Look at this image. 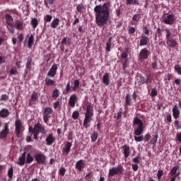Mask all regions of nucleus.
Here are the masks:
<instances>
[{
    "mask_svg": "<svg viewBox=\"0 0 181 181\" xmlns=\"http://www.w3.org/2000/svg\"><path fill=\"white\" fill-rule=\"evenodd\" d=\"M111 40H112V38L110 37L106 44V52H110V50H111Z\"/></svg>",
    "mask_w": 181,
    "mask_h": 181,
    "instance_id": "obj_33",
    "label": "nucleus"
},
{
    "mask_svg": "<svg viewBox=\"0 0 181 181\" xmlns=\"http://www.w3.org/2000/svg\"><path fill=\"white\" fill-rule=\"evenodd\" d=\"M126 104L127 105H131V95L129 94L126 95Z\"/></svg>",
    "mask_w": 181,
    "mask_h": 181,
    "instance_id": "obj_41",
    "label": "nucleus"
},
{
    "mask_svg": "<svg viewBox=\"0 0 181 181\" xmlns=\"http://www.w3.org/2000/svg\"><path fill=\"white\" fill-rule=\"evenodd\" d=\"M59 173L62 175V176H64V173H66V168H61L59 170Z\"/></svg>",
    "mask_w": 181,
    "mask_h": 181,
    "instance_id": "obj_55",
    "label": "nucleus"
},
{
    "mask_svg": "<svg viewBox=\"0 0 181 181\" xmlns=\"http://www.w3.org/2000/svg\"><path fill=\"white\" fill-rule=\"evenodd\" d=\"M26 69H28V70H30V69H32V57H28Z\"/></svg>",
    "mask_w": 181,
    "mask_h": 181,
    "instance_id": "obj_26",
    "label": "nucleus"
},
{
    "mask_svg": "<svg viewBox=\"0 0 181 181\" xmlns=\"http://www.w3.org/2000/svg\"><path fill=\"white\" fill-rule=\"evenodd\" d=\"M173 22H175V15L169 14L164 19V23L165 25H173Z\"/></svg>",
    "mask_w": 181,
    "mask_h": 181,
    "instance_id": "obj_10",
    "label": "nucleus"
},
{
    "mask_svg": "<svg viewBox=\"0 0 181 181\" xmlns=\"http://www.w3.org/2000/svg\"><path fill=\"white\" fill-rule=\"evenodd\" d=\"M31 25L35 29L37 27V25H39V22L37 21V18H33L31 20Z\"/></svg>",
    "mask_w": 181,
    "mask_h": 181,
    "instance_id": "obj_27",
    "label": "nucleus"
},
{
    "mask_svg": "<svg viewBox=\"0 0 181 181\" xmlns=\"http://www.w3.org/2000/svg\"><path fill=\"white\" fill-rule=\"evenodd\" d=\"M8 98H9V97L6 94L2 95L1 96V101H6Z\"/></svg>",
    "mask_w": 181,
    "mask_h": 181,
    "instance_id": "obj_52",
    "label": "nucleus"
},
{
    "mask_svg": "<svg viewBox=\"0 0 181 181\" xmlns=\"http://www.w3.org/2000/svg\"><path fill=\"white\" fill-rule=\"evenodd\" d=\"M35 159L38 165H43L46 162V156L38 153L35 156Z\"/></svg>",
    "mask_w": 181,
    "mask_h": 181,
    "instance_id": "obj_6",
    "label": "nucleus"
},
{
    "mask_svg": "<svg viewBox=\"0 0 181 181\" xmlns=\"http://www.w3.org/2000/svg\"><path fill=\"white\" fill-rule=\"evenodd\" d=\"M103 83H104L105 86H108L110 84V75L107 73L104 74L103 77Z\"/></svg>",
    "mask_w": 181,
    "mask_h": 181,
    "instance_id": "obj_18",
    "label": "nucleus"
},
{
    "mask_svg": "<svg viewBox=\"0 0 181 181\" xmlns=\"http://www.w3.org/2000/svg\"><path fill=\"white\" fill-rule=\"evenodd\" d=\"M139 58L143 60L148 59V49H141L139 54Z\"/></svg>",
    "mask_w": 181,
    "mask_h": 181,
    "instance_id": "obj_12",
    "label": "nucleus"
},
{
    "mask_svg": "<svg viewBox=\"0 0 181 181\" xmlns=\"http://www.w3.org/2000/svg\"><path fill=\"white\" fill-rule=\"evenodd\" d=\"M151 97H156L158 95V90L156 89L151 90Z\"/></svg>",
    "mask_w": 181,
    "mask_h": 181,
    "instance_id": "obj_50",
    "label": "nucleus"
},
{
    "mask_svg": "<svg viewBox=\"0 0 181 181\" xmlns=\"http://www.w3.org/2000/svg\"><path fill=\"white\" fill-rule=\"evenodd\" d=\"M83 160H80L76 163V168L78 169V170H81V168H83Z\"/></svg>",
    "mask_w": 181,
    "mask_h": 181,
    "instance_id": "obj_30",
    "label": "nucleus"
},
{
    "mask_svg": "<svg viewBox=\"0 0 181 181\" xmlns=\"http://www.w3.org/2000/svg\"><path fill=\"white\" fill-rule=\"evenodd\" d=\"M16 28L18 29V30H22V28H23V23L21 21H16Z\"/></svg>",
    "mask_w": 181,
    "mask_h": 181,
    "instance_id": "obj_24",
    "label": "nucleus"
},
{
    "mask_svg": "<svg viewBox=\"0 0 181 181\" xmlns=\"http://www.w3.org/2000/svg\"><path fill=\"white\" fill-rule=\"evenodd\" d=\"M129 33H131V34L135 33V28H134V27L130 28L129 29Z\"/></svg>",
    "mask_w": 181,
    "mask_h": 181,
    "instance_id": "obj_60",
    "label": "nucleus"
},
{
    "mask_svg": "<svg viewBox=\"0 0 181 181\" xmlns=\"http://www.w3.org/2000/svg\"><path fill=\"white\" fill-rule=\"evenodd\" d=\"M45 81V84L47 86H53L54 84V81H53L50 78H47Z\"/></svg>",
    "mask_w": 181,
    "mask_h": 181,
    "instance_id": "obj_34",
    "label": "nucleus"
},
{
    "mask_svg": "<svg viewBox=\"0 0 181 181\" xmlns=\"http://www.w3.org/2000/svg\"><path fill=\"white\" fill-rule=\"evenodd\" d=\"M98 138V134L96 132H94L91 136L92 142H95Z\"/></svg>",
    "mask_w": 181,
    "mask_h": 181,
    "instance_id": "obj_38",
    "label": "nucleus"
},
{
    "mask_svg": "<svg viewBox=\"0 0 181 181\" xmlns=\"http://www.w3.org/2000/svg\"><path fill=\"white\" fill-rule=\"evenodd\" d=\"M6 20L7 21V23L8 22V23H10L9 22H12V21H13V18L12 17V16L6 14Z\"/></svg>",
    "mask_w": 181,
    "mask_h": 181,
    "instance_id": "obj_45",
    "label": "nucleus"
},
{
    "mask_svg": "<svg viewBox=\"0 0 181 181\" xmlns=\"http://www.w3.org/2000/svg\"><path fill=\"white\" fill-rule=\"evenodd\" d=\"M34 39H35V36H33V35H31L28 38V47H29V49H32V46L34 42Z\"/></svg>",
    "mask_w": 181,
    "mask_h": 181,
    "instance_id": "obj_22",
    "label": "nucleus"
},
{
    "mask_svg": "<svg viewBox=\"0 0 181 181\" xmlns=\"http://www.w3.org/2000/svg\"><path fill=\"white\" fill-rule=\"evenodd\" d=\"M158 134H156L153 136V138L150 141V144L151 145H156V142H158Z\"/></svg>",
    "mask_w": 181,
    "mask_h": 181,
    "instance_id": "obj_31",
    "label": "nucleus"
},
{
    "mask_svg": "<svg viewBox=\"0 0 181 181\" xmlns=\"http://www.w3.org/2000/svg\"><path fill=\"white\" fill-rule=\"evenodd\" d=\"M25 162H26V152H24L21 157L18 158V161L17 162L18 165L20 166H23L25 165Z\"/></svg>",
    "mask_w": 181,
    "mask_h": 181,
    "instance_id": "obj_13",
    "label": "nucleus"
},
{
    "mask_svg": "<svg viewBox=\"0 0 181 181\" xmlns=\"http://www.w3.org/2000/svg\"><path fill=\"white\" fill-rule=\"evenodd\" d=\"M56 141V139L53 136V134H50L46 139V142L47 145H52L53 142Z\"/></svg>",
    "mask_w": 181,
    "mask_h": 181,
    "instance_id": "obj_17",
    "label": "nucleus"
},
{
    "mask_svg": "<svg viewBox=\"0 0 181 181\" xmlns=\"http://www.w3.org/2000/svg\"><path fill=\"white\" fill-rule=\"evenodd\" d=\"M8 176L10 179H12V177L13 176V168H9V170L8 171Z\"/></svg>",
    "mask_w": 181,
    "mask_h": 181,
    "instance_id": "obj_42",
    "label": "nucleus"
},
{
    "mask_svg": "<svg viewBox=\"0 0 181 181\" xmlns=\"http://www.w3.org/2000/svg\"><path fill=\"white\" fill-rule=\"evenodd\" d=\"M59 23H60V20L59 18L54 19V21L51 23V28L56 29L57 26H59Z\"/></svg>",
    "mask_w": 181,
    "mask_h": 181,
    "instance_id": "obj_20",
    "label": "nucleus"
},
{
    "mask_svg": "<svg viewBox=\"0 0 181 181\" xmlns=\"http://www.w3.org/2000/svg\"><path fill=\"white\" fill-rule=\"evenodd\" d=\"M33 132H35L36 134H45V127L40 124V123H37L34 126L33 129Z\"/></svg>",
    "mask_w": 181,
    "mask_h": 181,
    "instance_id": "obj_7",
    "label": "nucleus"
},
{
    "mask_svg": "<svg viewBox=\"0 0 181 181\" xmlns=\"http://www.w3.org/2000/svg\"><path fill=\"white\" fill-rule=\"evenodd\" d=\"M132 169H133V170L134 171V172H136V170H138V169H139V166H138V165H136V164H132Z\"/></svg>",
    "mask_w": 181,
    "mask_h": 181,
    "instance_id": "obj_56",
    "label": "nucleus"
},
{
    "mask_svg": "<svg viewBox=\"0 0 181 181\" xmlns=\"http://www.w3.org/2000/svg\"><path fill=\"white\" fill-rule=\"evenodd\" d=\"M139 83L141 84H145V83H146V79H145V78H144V76H140L139 77Z\"/></svg>",
    "mask_w": 181,
    "mask_h": 181,
    "instance_id": "obj_53",
    "label": "nucleus"
},
{
    "mask_svg": "<svg viewBox=\"0 0 181 181\" xmlns=\"http://www.w3.org/2000/svg\"><path fill=\"white\" fill-rule=\"evenodd\" d=\"M31 162H33V157L30 155V153H28L26 157V163H31Z\"/></svg>",
    "mask_w": 181,
    "mask_h": 181,
    "instance_id": "obj_29",
    "label": "nucleus"
},
{
    "mask_svg": "<svg viewBox=\"0 0 181 181\" xmlns=\"http://www.w3.org/2000/svg\"><path fill=\"white\" fill-rule=\"evenodd\" d=\"M76 101H77V95H76V94H73L69 98V105L72 107H74V105H76Z\"/></svg>",
    "mask_w": 181,
    "mask_h": 181,
    "instance_id": "obj_15",
    "label": "nucleus"
},
{
    "mask_svg": "<svg viewBox=\"0 0 181 181\" xmlns=\"http://www.w3.org/2000/svg\"><path fill=\"white\" fill-rule=\"evenodd\" d=\"M173 115L175 119H177V118H179V116L180 115V111L179 110V108L176 105H175L173 108Z\"/></svg>",
    "mask_w": 181,
    "mask_h": 181,
    "instance_id": "obj_14",
    "label": "nucleus"
},
{
    "mask_svg": "<svg viewBox=\"0 0 181 181\" xmlns=\"http://www.w3.org/2000/svg\"><path fill=\"white\" fill-rule=\"evenodd\" d=\"M151 139V134H148L144 136V140L148 142Z\"/></svg>",
    "mask_w": 181,
    "mask_h": 181,
    "instance_id": "obj_59",
    "label": "nucleus"
},
{
    "mask_svg": "<svg viewBox=\"0 0 181 181\" xmlns=\"http://www.w3.org/2000/svg\"><path fill=\"white\" fill-rule=\"evenodd\" d=\"M8 124H4V127L2 131L0 132V138L2 139L6 138L8 136V134H9V128Z\"/></svg>",
    "mask_w": 181,
    "mask_h": 181,
    "instance_id": "obj_8",
    "label": "nucleus"
},
{
    "mask_svg": "<svg viewBox=\"0 0 181 181\" xmlns=\"http://www.w3.org/2000/svg\"><path fill=\"white\" fill-rule=\"evenodd\" d=\"M127 67H128V59H126L123 64V69L125 70Z\"/></svg>",
    "mask_w": 181,
    "mask_h": 181,
    "instance_id": "obj_57",
    "label": "nucleus"
},
{
    "mask_svg": "<svg viewBox=\"0 0 181 181\" xmlns=\"http://www.w3.org/2000/svg\"><path fill=\"white\" fill-rule=\"evenodd\" d=\"M140 18L141 16H139V14H135L132 18V21H139Z\"/></svg>",
    "mask_w": 181,
    "mask_h": 181,
    "instance_id": "obj_54",
    "label": "nucleus"
},
{
    "mask_svg": "<svg viewBox=\"0 0 181 181\" xmlns=\"http://www.w3.org/2000/svg\"><path fill=\"white\" fill-rule=\"evenodd\" d=\"M82 9H83V5L79 4V5L77 6V11H78V12H81Z\"/></svg>",
    "mask_w": 181,
    "mask_h": 181,
    "instance_id": "obj_61",
    "label": "nucleus"
},
{
    "mask_svg": "<svg viewBox=\"0 0 181 181\" xmlns=\"http://www.w3.org/2000/svg\"><path fill=\"white\" fill-rule=\"evenodd\" d=\"M78 86H80V81L77 79L74 81V87L72 88V90H74V91H76V89L78 88Z\"/></svg>",
    "mask_w": 181,
    "mask_h": 181,
    "instance_id": "obj_37",
    "label": "nucleus"
},
{
    "mask_svg": "<svg viewBox=\"0 0 181 181\" xmlns=\"http://www.w3.org/2000/svg\"><path fill=\"white\" fill-rule=\"evenodd\" d=\"M94 12L96 13L95 23L98 26H104L110 18L111 4L110 3H105L103 6L97 5L94 8Z\"/></svg>",
    "mask_w": 181,
    "mask_h": 181,
    "instance_id": "obj_1",
    "label": "nucleus"
},
{
    "mask_svg": "<svg viewBox=\"0 0 181 181\" xmlns=\"http://www.w3.org/2000/svg\"><path fill=\"white\" fill-rule=\"evenodd\" d=\"M124 158H128L129 156V146L124 145L123 146Z\"/></svg>",
    "mask_w": 181,
    "mask_h": 181,
    "instance_id": "obj_23",
    "label": "nucleus"
},
{
    "mask_svg": "<svg viewBox=\"0 0 181 181\" xmlns=\"http://www.w3.org/2000/svg\"><path fill=\"white\" fill-rule=\"evenodd\" d=\"M178 170H179V165H176L173 167L171 170V175H176V173L177 172Z\"/></svg>",
    "mask_w": 181,
    "mask_h": 181,
    "instance_id": "obj_40",
    "label": "nucleus"
},
{
    "mask_svg": "<svg viewBox=\"0 0 181 181\" xmlns=\"http://www.w3.org/2000/svg\"><path fill=\"white\" fill-rule=\"evenodd\" d=\"M163 176V171L162 170H159L157 173L158 179H160Z\"/></svg>",
    "mask_w": 181,
    "mask_h": 181,
    "instance_id": "obj_51",
    "label": "nucleus"
},
{
    "mask_svg": "<svg viewBox=\"0 0 181 181\" xmlns=\"http://www.w3.org/2000/svg\"><path fill=\"white\" fill-rule=\"evenodd\" d=\"M93 106L88 105L87 107V110L85 114V119L83 120V127L87 129L90 127V122H91V117H93Z\"/></svg>",
    "mask_w": 181,
    "mask_h": 181,
    "instance_id": "obj_2",
    "label": "nucleus"
},
{
    "mask_svg": "<svg viewBox=\"0 0 181 181\" xmlns=\"http://www.w3.org/2000/svg\"><path fill=\"white\" fill-rule=\"evenodd\" d=\"M53 114V110L50 107H46L44 110V115L49 117V115Z\"/></svg>",
    "mask_w": 181,
    "mask_h": 181,
    "instance_id": "obj_25",
    "label": "nucleus"
},
{
    "mask_svg": "<svg viewBox=\"0 0 181 181\" xmlns=\"http://www.w3.org/2000/svg\"><path fill=\"white\" fill-rule=\"evenodd\" d=\"M128 57V54L127 52H123L122 54V59H127Z\"/></svg>",
    "mask_w": 181,
    "mask_h": 181,
    "instance_id": "obj_64",
    "label": "nucleus"
},
{
    "mask_svg": "<svg viewBox=\"0 0 181 181\" xmlns=\"http://www.w3.org/2000/svg\"><path fill=\"white\" fill-rule=\"evenodd\" d=\"M59 90L55 89L52 93V97L57 98V97H59Z\"/></svg>",
    "mask_w": 181,
    "mask_h": 181,
    "instance_id": "obj_47",
    "label": "nucleus"
},
{
    "mask_svg": "<svg viewBox=\"0 0 181 181\" xmlns=\"http://www.w3.org/2000/svg\"><path fill=\"white\" fill-rule=\"evenodd\" d=\"M70 149H71V143L67 142L65 145V147L62 150V153L65 155H69Z\"/></svg>",
    "mask_w": 181,
    "mask_h": 181,
    "instance_id": "obj_16",
    "label": "nucleus"
},
{
    "mask_svg": "<svg viewBox=\"0 0 181 181\" xmlns=\"http://www.w3.org/2000/svg\"><path fill=\"white\" fill-rule=\"evenodd\" d=\"M59 107H60V102L57 100L54 105V108H55V110H57Z\"/></svg>",
    "mask_w": 181,
    "mask_h": 181,
    "instance_id": "obj_58",
    "label": "nucleus"
},
{
    "mask_svg": "<svg viewBox=\"0 0 181 181\" xmlns=\"http://www.w3.org/2000/svg\"><path fill=\"white\" fill-rule=\"evenodd\" d=\"M57 73V64H54L49 71L47 72L48 77H54Z\"/></svg>",
    "mask_w": 181,
    "mask_h": 181,
    "instance_id": "obj_9",
    "label": "nucleus"
},
{
    "mask_svg": "<svg viewBox=\"0 0 181 181\" xmlns=\"http://www.w3.org/2000/svg\"><path fill=\"white\" fill-rule=\"evenodd\" d=\"M133 162H134V163H139V157L134 158Z\"/></svg>",
    "mask_w": 181,
    "mask_h": 181,
    "instance_id": "obj_62",
    "label": "nucleus"
},
{
    "mask_svg": "<svg viewBox=\"0 0 181 181\" xmlns=\"http://www.w3.org/2000/svg\"><path fill=\"white\" fill-rule=\"evenodd\" d=\"M133 124L135 127L137 125V129L134 130V134L136 135V136H139L141 135L142 132H144V122L141 120V119L138 117H135Z\"/></svg>",
    "mask_w": 181,
    "mask_h": 181,
    "instance_id": "obj_3",
    "label": "nucleus"
},
{
    "mask_svg": "<svg viewBox=\"0 0 181 181\" xmlns=\"http://www.w3.org/2000/svg\"><path fill=\"white\" fill-rule=\"evenodd\" d=\"M9 115V111L7 109H2L0 111V117L1 118H6Z\"/></svg>",
    "mask_w": 181,
    "mask_h": 181,
    "instance_id": "obj_19",
    "label": "nucleus"
},
{
    "mask_svg": "<svg viewBox=\"0 0 181 181\" xmlns=\"http://www.w3.org/2000/svg\"><path fill=\"white\" fill-rule=\"evenodd\" d=\"M123 172H124V168H122V165L113 167L112 169L109 170V176L112 177V176H115V175H122Z\"/></svg>",
    "mask_w": 181,
    "mask_h": 181,
    "instance_id": "obj_5",
    "label": "nucleus"
},
{
    "mask_svg": "<svg viewBox=\"0 0 181 181\" xmlns=\"http://www.w3.org/2000/svg\"><path fill=\"white\" fill-rule=\"evenodd\" d=\"M10 74L13 76H15V74H18V70L16 69V68L11 69V70L10 71Z\"/></svg>",
    "mask_w": 181,
    "mask_h": 181,
    "instance_id": "obj_48",
    "label": "nucleus"
},
{
    "mask_svg": "<svg viewBox=\"0 0 181 181\" xmlns=\"http://www.w3.org/2000/svg\"><path fill=\"white\" fill-rule=\"evenodd\" d=\"M79 115H80V114L78 113V112H77V111L74 112L72 114L73 119H78Z\"/></svg>",
    "mask_w": 181,
    "mask_h": 181,
    "instance_id": "obj_44",
    "label": "nucleus"
},
{
    "mask_svg": "<svg viewBox=\"0 0 181 181\" xmlns=\"http://www.w3.org/2000/svg\"><path fill=\"white\" fill-rule=\"evenodd\" d=\"M18 39L19 42H22V40H23V35L19 34Z\"/></svg>",
    "mask_w": 181,
    "mask_h": 181,
    "instance_id": "obj_63",
    "label": "nucleus"
},
{
    "mask_svg": "<svg viewBox=\"0 0 181 181\" xmlns=\"http://www.w3.org/2000/svg\"><path fill=\"white\" fill-rule=\"evenodd\" d=\"M8 29L11 32V33H15L14 26L12 23L7 22Z\"/></svg>",
    "mask_w": 181,
    "mask_h": 181,
    "instance_id": "obj_28",
    "label": "nucleus"
},
{
    "mask_svg": "<svg viewBox=\"0 0 181 181\" xmlns=\"http://www.w3.org/2000/svg\"><path fill=\"white\" fill-rule=\"evenodd\" d=\"M71 91V86H70V82L66 85V89L64 91V94H69Z\"/></svg>",
    "mask_w": 181,
    "mask_h": 181,
    "instance_id": "obj_32",
    "label": "nucleus"
},
{
    "mask_svg": "<svg viewBox=\"0 0 181 181\" xmlns=\"http://www.w3.org/2000/svg\"><path fill=\"white\" fill-rule=\"evenodd\" d=\"M165 32H166V40H167V45L170 47H176L177 45V42H176V40H174L170 36V30L169 28H165Z\"/></svg>",
    "mask_w": 181,
    "mask_h": 181,
    "instance_id": "obj_4",
    "label": "nucleus"
},
{
    "mask_svg": "<svg viewBox=\"0 0 181 181\" xmlns=\"http://www.w3.org/2000/svg\"><path fill=\"white\" fill-rule=\"evenodd\" d=\"M146 45H148V37H141L140 40V46H146Z\"/></svg>",
    "mask_w": 181,
    "mask_h": 181,
    "instance_id": "obj_21",
    "label": "nucleus"
},
{
    "mask_svg": "<svg viewBox=\"0 0 181 181\" xmlns=\"http://www.w3.org/2000/svg\"><path fill=\"white\" fill-rule=\"evenodd\" d=\"M134 140L136 141V142H142V141H144V136H135Z\"/></svg>",
    "mask_w": 181,
    "mask_h": 181,
    "instance_id": "obj_43",
    "label": "nucleus"
},
{
    "mask_svg": "<svg viewBox=\"0 0 181 181\" xmlns=\"http://www.w3.org/2000/svg\"><path fill=\"white\" fill-rule=\"evenodd\" d=\"M15 126L16 136H19V135H21V129L23 128L22 122L19 119H17L15 122Z\"/></svg>",
    "mask_w": 181,
    "mask_h": 181,
    "instance_id": "obj_11",
    "label": "nucleus"
},
{
    "mask_svg": "<svg viewBox=\"0 0 181 181\" xmlns=\"http://www.w3.org/2000/svg\"><path fill=\"white\" fill-rule=\"evenodd\" d=\"M52 15H47L45 18H44V21L45 22H50V21H52Z\"/></svg>",
    "mask_w": 181,
    "mask_h": 181,
    "instance_id": "obj_46",
    "label": "nucleus"
},
{
    "mask_svg": "<svg viewBox=\"0 0 181 181\" xmlns=\"http://www.w3.org/2000/svg\"><path fill=\"white\" fill-rule=\"evenodd\" d=\"M138 0H127V5H136Z\"/></svg>",
    "mask_w": 181,
    "mask_h": 181,
    "instance_id": "obj_39",
    "label": "nucleus"
},
{
    "mask_svg": "<svg viewBox=\"0 0 181 181\" xmlns=\"http://www.w3.org/2000/svg\"><path fill=\"white\" fill-rule=\"evenodd\" d=\"M174 70L177 73V74H180V76H181V67H180V65L176 64L174 66Z\"/></svg>",
    "mask_w": 181,
    "mask_h": 181,
    "instance_id": "obj_36",
    "label": "nucleus"
},
{
    "mask_svg": "<svg viewBox=\"0 0 181 181\" xmlns=\"http://www.w3.org/2000/svg\"><path fill=\"white\" fill-rule=\"evenodd\" d=\"M37 100H38L37 93H36V92L33 93V94L31 95V101L35 103V101H37Z\"/></svg>",
    "mask_w": 181,
    "mask_h": 181,
    "instance_id": "obj_35",
    "label": "nucleus"
},
{
    "mask_svg": "<svg viewBox=\"0 0 181 181\" xmlns=\"http://www.w3.org/2000/svg\"><path fill=\"white\" fill-rule=\"evenodd\" d=\"M162 32H163V30L162 29H160V28H157L156 33H157L158 37H162Z\"/></svg>",
    "mask_w": 181,
    "mask_h": 181,
    "instance_id": "obj_49",
    "label": "nucleus"
}]
</instances>
